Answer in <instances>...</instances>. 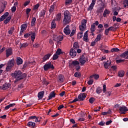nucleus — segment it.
<instances>
[{"label":"nucleus","mask_w":128,"mask_h":128,"mask_svg":"<svg viewBox=\"0 0 128 128\" xmlns=\"http://www.w3.org/2000/svg\"><path fill=\"white\" fill-rule=\"evenodd\" d=\"M10 74L12 78H16L14 80V82H18V80H24V78L26 76V74H22L20 70H16Z\"/></svg>","instance_id":"obj_1"},{"label":"nucleus","mask_w":128,"mask_h":128,"mask_svg":"<svg viewBox=\"0 0 128 128\" xmlns=\"http://www.w3.org/2000/svg\"><path fill=\"white\" fill-rule=\"evenodd\" d=\"M72 20V15L68 10H66L64 12V18L63 19V23L66 26L68 24H70Z\"/></svg>","instance_id":"obj_2"},{"label":"nucleus","mask_w":128,"mask_h":128,"mask_svg":"<svg viewBox=\"0 0 128 128\" xmlns=\"http://www.w3.org/2000/svg\"><path fill=\"white\" fill-rule=\"evenodd\" d=\"M69 66L70 68H76V70H80V62L78 60H74L69 64Z\"/></svg>","instance_id":"obj_3"},{"label":"nucleus","mask_w":128,"mask_h":128,"mask_svg":"<svg viewBox=\"0 0 128 128\" xmlns=\"http://www.w3.org/2000/svg\"><path fill=\"white\" fill-rule=\"evenodd\" d=\"M88 20L83 19L81 22V25L79 26V30L80 32H84L86 30V24Z\"/></svg>","instance_id":"obj_4"},{"label":"nucleus","mask_w":128,"mask_h":128,"mask_svg":"<svg viewBox=\"0 0 128 128\" xmlns=\"http://www.w3.org/2000/svg\"><path fill=\"white\" fill-rule=\"evenodd\" d=\"M44 70L46 72V70H54V64H52V62H47L44 66Z\"/></svg>","instance_id":"obj_5"},{"label":"nucleus","mask_w":128,"mask_h":128,"mask_svg":"<svg viewBox=\"0 0 128 128\" xmlns=\"http://www.w3.org/2000/svg\"><path fill=\"white\" fill-rule=\"evenodd\" d=\"M6 2L0 1V14H2L6 8Z\"/></svg>","instance_id":"obj_6"},{"label":"nucleus","mask_w":128,"mask_h":128,"mask_svg":"<svg viewBox=\"0 0 128 128\" xmlns=\"http://www.w3.org/2000/svg\"><path fill=\"white\" fill-rule=\"evenodd\" d=\"M87 61L88 59L84 57V56L82 55V56H80L78 62L80 64V66H84V64H86Z\"/></svg>","instance_id":"obj_7"},{"label":"nucleus","mask_w":128,"mask_h":128,"mask_svg":"<svg viewBox=\"0 0 128 128\" xmlns=\"http://www.w3.org/2000/svg\"><path fill=\"white\" fill-rule=\"evenodd\" d=\"M99 24L98 21H96L95 22L91 25L90 28V32H94L96 31V26H98Z\"/></svg>","instance_id":"obj_8"},{"label":"nucleus","mask_w":128,"mask_h":128,"mask_svg":"<svg viewBox=\"0 0 128 128\" xmlns=\"http://www.w3.org/2000/svg\"><path fill=\"white\" fill-rule=\"evenodd\" d=\"M119 110L120 112V114H126V112L128 111V109L126 106H121Z\"/></svg>","instance_id":"obj_9"},{"label":"nucleus","mask_w":128,"mask_h":128,"mask_svg":"<svg viewBox=\"0 0 128 128\" xmlns=\"http://www.w3.org/2000/svg\"><path fill=\"white\" fill-rule=\"evenodd\" d=\"M86 98V93H81L78 96V100H79L80 102L84 100Z\"/></svg>","instance_id":"obj_10"},{"label":"nucleus","mask_w":128,"mask_h":128,"mask_svg":"<svg viewBox=\"0 0 128 128\" xmlns=\"http://www.w3.org/2000/svg\"><path fill=\"white\" fill-rule=\"evenodd\" d=\"M70 26L68 25L64 29V32L66 36H68L70 34Z\"/></svg>","instance_id":"obj_11"},{"label":"nucleus","mask_w":128,"mask_h":128,"mask_svg":"<svg viewBox=\"0 0 128 128\" xmlns=\"http://www.w3.org/2000/svg\"><path fill=\"white\" fill-rule=\"evenodd\" d=\"M70 56H71V58H74L75 56H76V50H74V49L72 48L70 50Z\"/></svg>","instance_id":"obj_12"},{"label":"nucleus","mask_w":128,"mask_h":128,"mask_svg":"<svg viewBox=\"0 0 128 128\" xmlns=\"http://www.w3.org/2000/svg\"><path fill=\"white\" fill-rule=\"evenodd\" d=\"M53 40L55 42H62L64 40V36H55L54 37Z\"/></svg>","instance_id":"obj_13"},{"label":"nucleus","mask_w":128,"mask_h":128,"mask_svg":"<svg viewBox=\"0 0 128 128\" xmlns=\"http://www.w3.org/2000/svg\"><path fill=\"white\" fill-rule=\"evenodd\" d=\"M96 0H92L91 4L90 5L89 7L88 8V10H92L94 6L96 4Z\"/></svg>","instance_id":"obj_14"},{"label":"nucleus","mask_w":128,"mask_h":128,"mask_svg":"<svg viewBox=\"0 0 128 128\" xmlns=\"http://www.w3.org/2000/svg\"><path fill=\"white\" fill-rule=\"evenodd\" d=\"M28 27V24H22L20 26V34H22L26 30V28Z\"/></svg>","instance_id":"obj_15"},{"label":"nucleus","mask_w":128,"mask_h":128,"mask_svg":"<svg viewBox=\"0 0 128 128\" xmlns=\"http://www.w3.org/2000/svg\"><path fill=\"white\" fill-rule=\"evenodd\" d=\"M6 58H8L10 56H12V49L11 48L6 49Z\"/></svg>","instance_id":"obj_16"},{"label":"nucleus","mask_w":128,"mask_h":128,"mask_svg":"<svg viewBox=\"0 0 128 128\" xmlns=\"http://www.w3.org/2000/svg\"><path fill=\"white\" fill-rule=\"evenodd\" d=\"M10 88V84H5L2 86H0V88L3 90H8V88Z\"/></svg>","instance_id":"obj_17"},{"label":"nucleus","mask_w":128,"mask_h":128,"mask_svg":"<svg viewBox=\"0 0 128 128\" xmlns=\"http://www.w3.org/2000/svg\"><path fill=\"white\" fill-rule=\"evenodd\" d=\"M64 75L59 74L58 76V82L62 84V82H64Z\"/></svg>","instance_id":"obj_18"},{"label":"nucleus","mask_w":128,"mask_h":128,"mask_svg":"<svg viewBox=\"0 0 128 128\" xmlns=\"http://www.w3.org/2000/svg\"><path fill=\"white\" fill-rule=\"evenodd\" d=\"M88 30L86 32L83 37V40L84 42H88Z\"/></svg>","instance_id":"obj_19"},{"label":"nucleus","mask_w":128,"mask_h":128,"mask_svg":"<svg viewBox=\"0 0 128 128\" xmlns=\"http://www.w3.org/2000/svg\"><path fill=\"white\" fill-rule=\"evenodd\" d=\"M8 14H10V13H8V12H5L4 14L0 17V22H2L6 18V17L8 16Z\"/></svg>","instance_id":"obj_20"},{"label":"nucleus","mask_w":128,"mask_h":128,"mask_svg":"<svg viewBox=\"0 0 128 128\" xmlns=\"http://www.w3.org/2000/svg\"><path fill=\"white\" fill-rule=\"evenodd\" d=\"M120 58H126L128 56V50L124 52L120 55Z\"/></svg>","instance_id":"obj_21"},{"label":"nucleus","mask_w":128,"mask_h":128,"mask_svg":"<svg viewBox=\"0 0 128 128\" xmlns=\"http://www.w3.org/2000/svg\"><path fill=\"white\" fill-rule=\"evenodd\" d=\"M44 91L39 92L38 94V98H39V100H42L44 98Z\"/></svg>","instance_id":"obj_22"},{"label":"nucleus","mask_w":128,"mask_h":128,"mask_svg":"<svg viewBox=\"0 0 128 128\" xmlns=\"http://www.w3.org/2000/svg\"><path fill=\"white\" fill-rule=\"evenodd\" d=\"M28 126L31 128H36V123L32 122H30L27 124Z\"/></svg>","instance_id":"obj_23"},{"label":"nucleus","mask_w":128,"mask_h":128,"mask_svg":"<svg viewBox=\"0 0 128 128\" xmlns=\"http://www.w3.org/2000/svg\"><path fill=\"white\" fill-rule=\"evenodd\" d=\"M48 100H52V98H56V92L54 91L52 92L48 96Z\"/></svg>","instance_id":"obj_24"},{"label":"nucleus","mask_w":128,"mask_h":128,"mask_svg":"<svg viewBox=\"0 0 128 128\" xmlns=\"http://www.w3.org/2000/svg\"><path fill=\"white\" fill-rule=\"evenodd\" d=\"M7 66H12V68L14 66V60L12 59L8 61L7 64Z\"/></svg>","instance_id":"obj_25"},{"label":"nucleus","mask_w":128,"mask_h":128,"mask_svg":"<svg viewBox=\"0 0 128 128\" xmlns=\"http://www.w3.org/2000/svg\"><path fill=\"white\" fill-rule=\"evenodd\" d=\"M16 64L18 66H20V64H22V59L20 58V57H18L16 58Z\"/></svg>","instance_id":"obj_26"},{"label":"nucleus","mask_w":128,"mask_h":128,"mask_svg":"<svg viewBox=\"0 0 128 128\" xmlns=\"http://www.w3.org/2000/svg\"><path fill=\"white\" fill-rule=\"evenodd\" d=\"M50 56H52V54H50L45 55V56L42 58L43 62H46V60H48V58H50Z\"/></svg>","instance_id":"obj_27"},{"label":"nucleus","mask_w":128,"mask_h":128,"mask_svg":"<svg viewBox=\"0 0 128 128\" xmlns=\"http://www.w3.org/2000/svg\"><path fill=\"white\" fill-rule=\"evenodd\" d=\"M124 71L120 70L118 72V76L119 78H124Z\"/></svg>","instance_id":"obj_28"},{"label":"nucleus","mask_w":128,"mask_h":128,"mask_svg":"<svg viewBox=\"0 0 128 128\" xmlns=\"http://www.w3.org/2000/svg\"><path fill=\"white\" fill-rule=\"evenodd\" d=\"M110 14V10H108V9H106L103 13V16L104 18H106V16L107 14Z\"/></svg>","instance_id":"obj_29"},{"label":"nucleus","mask_w":128,"mask_h":128,"mask_svg":"<svg viewBox=\"0 0 128 128\" xmlns=\"http://www.w3.org/2000/svg\"><path fill=\"white\" fill-rule=\"evenodd\" d=\"M90 78H94V80H98L100 78V75L98 74H94L91 76H90Z\"/></svg>","instance_id":"obj_30"},{"label":"nucleus","mask_w":128,"mask_h":128,"mask_svg":"<svg viewBox=\"0 0 128 128\" xmlns=\"http://www.w3.org/2000/svg\"><path fill=\"white\" fill-rule=\"evenodd\" d=\"M60 18H62V13H59L56 16L55 20L60 22Z\"/></svg>","instance_id":"obj_31"},{"label":"nucleus","mask_w":128,"mask_h":128,"mask_svg":"<svg viewBox=\"0 0 128 128\" xmlns=\"http://www.w3.org/2000/svg\"><path fill=\"white\" fill-rule=\"evenodd\" d=\"M102 34H99L98 35H97L96 38H95V42H100V40H102Z\"/></svg>","instance_id":"obj_32"},{"label":"nucleus","mask_w":128,"mask_h":128,"mask_svg":"<svg viewBox=\"0 0 128 128\" xmlns=\"http://www.w3.org/2000/svg\"><path fill=\"white\" fill-rule=\"evenodd\" d=\"M80 48V44H78V42H75L74 44V50H78Z\"/></svg>","instance_id":"obj_33"},{"label":"nucleus","mask_w":128,"mask_h":128,"mask_svg":"<svg viewBox=\"0 0 128 128\" xmlns=\"http://www.w3.org/2000/svg\"><path fill=\"white\" fill-rule=\"evenodd\" d=\"M28 46V43L20 44V48H26Z\"/></svg>","instance_id":"obj_34"},{"label":"nucleus","mask_w":128,"mask_h":128,"mask_svg":"<svg viewBox=\"0 0 128 128\" xmlns=\"http://www.w3.org/2000/svg\"><path fill=\"white\" fill-rule=\"evenodd\" d=\"M36 22V18L34 17L32 18L31 22V26H34Z\"/></svg>","instance_id":"obj_35"},{"label":"nucleus","mask_w":128,"mask_h":128,"mask_svg":"<svg viewBox=\"0 0 128 128\" xmlns=\"http://www.w3.org/2000/svg\"><path fill=\"white\" fill-rule=\"evenodd\" d=\"M14 32V27L12 26L11 27L10 30L8 31V34H12Z\"/></svg>","instance_id":"obj_36"},{"label":"nucleus","mask_w":128,"mask_h":128,"mask_svg":"<svg viewBox=\"0 0 128 128\" xmlns=\"http://www.w3.org/2000/svg\"><path fill=\"white\" fill-rule=\"evenodd\" d=\"M30 36L32 42H34V40H36V33L32 32Z\"/></svg>","instance_id":"obj_37"},{"label":"nucleus","mask_w":128,"mask_h":128,"mask_svg":"<svg viewBox=\"0 0 128 128\" xmlns=\"http://www.w3.org/2000/svg\"><path fill=\"white\" fill-rule=\"evenodd\" d=\"M82 36H84V32H79L78 34V38L80 39V38H82Z\"/></svg>","instance_id":"obj_38"},{"label":"nucleus","mask_w":128,"mask_h":128,"mask_svg":"<svg viewBox=\"0 0 128 128\" xmlns=\"http://www.w3.org/2000/svg\"><path fill=\"white\" fill-rule=\"evenodd\" d=\"M104 12V7H100L96 10L97 14H100V12Z\"/></svg>","instance_id":"obj_39"},{"label":"nucleus","mask_w":128,"mask_h":128,"mask_svg":"<svg viewBox=\"0 0 128 128\" xmlns=\"http://www.w3.org/2000/svg\"><path fill=\"white\" fill-rule=\"evenodd\" d=\"M54 10V6L52 5L50 6V8L49 10L50 14H52Z\"/></svg>","instance_id":"obj_40"},{"label":"nucleus","mask_w":128,"mask_h":128,"mask_svg":"<svg viewBox=\"0 0 128 128\" xmlns=\"http://www.w3.org/2000/svg\"><path fill=\"white\" fill-rule=\"evenodd\" d=\"M56 24L54 21H52L51 23V28H56Z\"/></svg>","instance_id":"obj_41"},{"label":"nucleus","mask_w":128,"mask_h":128,"mask_svg":"<svg viewBox=\"0 0 128 128\" xmlns=\"http://www.w3.org/2000/svg\"><path fill=\"white\" fill-rule=\"evenodd\" d=\"M72 2V0H66L65 4L66 6H68Z\"/></svg>","instance_id":"obj_42"},{"label":"nucleus","mask_w":128,"mask_h":128,"mask_svg":"<svg viewBox=\"0 0 128 128\" xmlns=\"http://www.w3.org/2000/svg\"><path fill=\"white\" fill-rule=\"evenodd\" d=\"M102 92V88H100V87H98L96 88V94H100Z\"/></svg>","instance_id":"obj_43"},{"label":"nucleus","mask_w":128,"mask_h":128,"mask_svg":"<svg viewBox=\"0 0 128 128\" xmlns=\"http://www.w3.org/2000/svg\"><path fill=\"white\" fill-rule=\"evenodd\" d=\"M32 32H29L24 34V38H29V36H32Z\"/></svg>","instance_id":"obj_44"},{"label":"nucleus","mask_w":128,"mask_h":128,"mask_svg":"<svg viewBox=\"0 0 128 128\" xmlns=\"http://www.w3.org/2000/svg\"><path fill=\"white\" fill-rule=\"evenodd\" d=\"M46 11L44 10H42L40 12V16H44Z\"/></svg>","instance_id":"obj_45"},{"label":"nucleus","mask_w":128,"mask_h":128,"mask_svg":"<svg viewBox=\"0 0 128 128\" xmlns=\"http://www.w3.org/2000/svg\"><path fill=\"white\" fill-rule=\"evenodd\" d=\"M120 49L118 48H113L111 49L112 52H120Z\"/></svg>","instance_id":"obj_46"},{"label":"nucleus","mask_w":128,"mask_h":128,"mask_svg":"<svg viewBox=\"0 0 128 128\" xmlns=\"http://www.w3.org/2000/svg\"><path fill=\"white\" fill-rule=\"evenodd\" d=\"M74 76L76 78H80V76H82V74H80V73L78 72H76L74 74Z\"/></svg>","instance_id":"obj_47"},{"label":"nucleus","mask_w":128,"mask_h":128,"mask_svg":"<svg viewBox=\"0 0 128 128\" xmlns=\"http://www.w3.org/2000/svg\"><path fill=\"white\" fill-rule=\"evenodd\" d=\"M58 55L55 53L53 56L52 60H58Z\"/></svg>","instance_id":"obj_48"},{"label":"nucleus","mask_w":128,"mask_h":128,"mask_svg":"<svg viewBox=\"0 0 128 128\" xmlns=\"http://www.w3.org/2000/svg\"><path fill=\"white\" fill-rule=\"evenodd\" d=\"M56 54L60 56V54H62V50L60 48H58L56 52Z\"/></svg>","instance_id":"obj_49"},{"label":"nucleus","mask_w":128,"mask_h":128,"mask_svg":"<svg viewBox=\"0 0 128 128\" xmlns=\"http://www.w3.org/2000/svg\"><path fill=\"white\" fill-rule=\"evenodd\" d=\"M89 86H92V84H94V80L92 79H90V80L88 82H87Z\"/></svg>","instance_id":"obj_50"},{"label":"nucleus","mask_w":128,"mask_h":128,"mask_svg":"<svg viewBox=\"0 0 128 128\" xmlns=\"http://www.w3.org/2000/svg\"><path fill=\"white\" fill-rule=\"evenodd\" d=\"M31 10H32V9L28 8L26 10V14H27V16L28 17L30 16L29 14Z\"/></svg>","instance_id":"obj_51"},{"label":"nucleus","mask_w":128,"mask_h":128,"mask_svg":"<svg viewBox=\"0 0 128 128\" xmlns=\"http://www.w3.org/2000/svg\"><path fill=\"white\" fill-rule=\"evenodd\" d=\"M8 66L6 68V72H10L12 68V66H10V65H7Z\"/></svg>","instance_id":"obj_52"},{"label":"nucleus","mask_w":128,"mask_h":128,"mask_svg":"<svg viewBox=\"0 0 128 128\" xmlns=\"http://www.w3.org/2000/svg\"><path fill=\"white\" fill-rule=\"evenodd\" d=\"M94 100H96V99L94 98H90L89 99V102L90 104H92L94 102Z\"/></svg>","instance_id":"obj_53"},{"label":"nucleus","mask_w":128,"mask_h":128,"mask_svg":"<svg viewBox=\"0 0 128 128\" xmlns=\"http://www.w3.org/2000/svg\"><path fill=\"white\" fill-rule=\"evenodd\" d=\"M38 8H40V4H37L36 5H34L33 10H38Z\"/></svg>","instance_id":"obj_54"},{"label":"nucleus","mask_w":128,"mask_h":128,"mask_svg":"<svg viewBox=\"0 0 128 128\" xmlns=\"http://www.w3.org/2000/svg\"><path fill=\"white\" fill-rule=\"evenodd\" d=\"M6 50V47H4L2 48V46H0V54H2V52H4Z\"/></svg>","instance_id":"obj_55"},{"label":"nucleus","mask_w":128,"mask_h":128,"mask_svg":"<svg viewBox=\"0 0 128 128\" xmlns=\"http://www.w3.org/2000/svg\"><path fill=\"white\" fill-rule=\"evenodd\" d=\"M11 10H12V12H15L16 10V6H13L11 8Z\"/></svg>","instance_id":"obj_56"},{"label":"nucleus","mask_w":128,"mask_h":128,"mask_svg":"<svg viewBox=\"0 0 128 128\" xmlns=\"http://www.w3.org/2000/svg\"><path fill=\"white\" fill-rule=\"evenodd\" d=\"M39 118H42V117H36V118H35V122H40V120H38Z\"/></svg>","instance_id":"obj_57"},{"label":"nucleus","mask_w":128,"mask_h":128,"mask_svg":"<svg viewBox=\"0 0 128 128\" xmlns=\"http://www.w3.org/2000/svg\"><path fill=\"white\" fill-rule=\"evenodd\" d=\"M124 62V60H116V64H120V62Z\"/></svg>","instance_id":"obj_58"},{"label":"nucleus","mask_w":128,"mask_h":128,"mask_svg":"<svg viewBox=\"0 0 128 128\" xmlns=\"http://www.w3.org/2000/svg\"><path fill=\"white\" fill-rule=\"evenodd\" d=\"M96 42H98L96 41V40H94V42H92L90 44V46H96Z\"/></svg>","instance_id":"obj_59"},{"label":"nucleus","mask_w":128,"mask_h":128,"mask_svg":"<svg viewBox=\"0 0 128 128\" xmlns=\"http://www.w3.org/2000/svg\"><path fill=\"white\" fill-rule=\"evenodd\" d=\"M76 28L72 30L71 34H70V36H74V34H76Z\"/></svg>","instance_id":"obj_60"},{"label":"nucleus","mask_w":128,"mask_h":128,"mask_svg":"<svg viewBox=\"0 0 128 128\" xmlns=\"http://www.w3.org/2000/svg\"><path fill=\"white\" fill-rule=\"evenodd\" d=\"M109 66H110V64H108V63H106V62L104 63V68H105L108 69V68Z\"/></svg>","instance_id":"obj_61"},{"label":"nucleus","mask_w":128,"mask_h":128,"mask_svg":"<svg viewBox=\"0 0 128 128\" xmlns=\"http://www.w3.org/2000/svg\"><path fill=\"white\" fill-rule=\"evenodd\" d=\"M109 32L110 30L108 28H106L104 31V34H106V36H108Z\"/></svg>","instance_id":"obj_62"},{"label":"nucleus","mask_w":128,"mask_h":128,"mask_svg":"<svg viewBox=\"0 0 128 128\" xmlns=\"http://www.w3.org/2000/svg\"><path fill=\"white\" fill-rule=\"evenodd\" d=\"M33 46L34 48H40V44L38 43H36L33 45Z\"/></svg>","instance_id":"obj_63"},{"label":"nucleus","mask_w":128,"mask_h":128,"mask_svg":"<svg viewBox=\"0 0 128 128\" xmlns=\"http://www.w3.org/2000/svg\"><path fill=\"white\" fill-rule=\"evenodd\" d=\"M124 4H127V6H128V0H124Z\"/></svg>","instance_id":"obj_64"}]
</instances>
